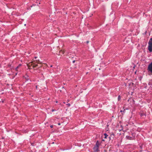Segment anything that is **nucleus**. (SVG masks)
<instances>
[{"label":"nucleus","instance_id":"obj_1","mask_svg":"<svg viewBox=\"0 0 152 152\" xmlns=\"http://www.w3.org/2000/svg\"><path fill=\"white\" fill-rule=\"evenodd\" d=\"M39 61L36 60V61H34L29 63L27 64L28 68L29 69H31V67L32 68L37 67L38 65L36 63H39Z\"/></svg>","mask_w":152,"mask_h":152},{"label":"nucleus","instance_id":"obj_2","mask_svg":"<svg viewBox=\"0 0 152 152\" xmlns=\"http://www.w3.org/2000/svg\"><path fill=\"white\" fill-rule=\"evenodd\" d=\"M100 145V143L98 141H97L95 146L93 148L94 152H99V147Z\"/></svg>","mask_w":152,"mask_h":152},{"label":"nucleus","instance_id":"obj_3","mask_svg":"<svg viewBox=\"0 0 152 152\" xmlns=\"http://www.w3.org/2000/svg\"><path fill=\"white\" fill-rule=\"evenodd\" d=\"M148 49L150 52L152 51V38H151L149 41Z\"/></svg>","mask_w":152,"mask_h":152},{"label":"nucleus","instance_id":"obj_4","mask_svg":"<svg viewBox=\"0 0 152 152\" xmlns=\"http://www.w3.org/2000/svg\"><path fill=\"white\" fill-rule=\"evenodd\" d=\"M148 69L152 73V62L148 66Z\"/></svg>","mask_w":152,"mask_h":152},{"label":"nucleus","instance_id":"obj_5","mask_svg":"<svg viewBox=\"0 0 152 152\" xmlns=\"http://www.w3.org/2000/svg\"><path fill=\"white\" fill-rule=\"evenodd\" d=\"M126 138L129 140H133L135 139L134 136L133 137H130L128 136H126Z\"/></svg>","mask_w":152,"mask_h":152},{"label":"nucleus","instance_id":"obj_6","mask_svg":"<svg viewBox=\"0 0 152 152\" xmlns=\"http://www.w3.org/2000/svg\"><path fill=\"white\" fill-rule=\"evenodd\" d=\"M140 115L141 117H144L146 116V114L143 112H141L140 113Z\"/></svg>","mask_w":152,"mask_h":152},{"label":"nucleus","instance_id":"obj_7","mask_svg":"<svg viewBox=\"0 0 152 152\" xmlns=\"http://www.w3.org/2000/svg\"><path fill=\"white\" fill-rule=\"evenodd\" d=\"M104 138H107V137L108 136V135L106 133H105L104 134Z\"/></svg>","mask_w":152,"mask_h":152},{"label":"nucleus","instance_id":"obj_8","mask_svg":"<svg viewBox=\"0 0 152 152\" xmlns=\"http://www.w3.org/2000/svg\"><path fill=\"white\" fill-rule=\"evenodd\" d=\"M19 67V66H17L15 69V70L17 71L18 70V69Z\"/></svg>","mask_w":152,"mask_h":152},{"label":"nucleus","instance_id":"obj_9","mask_svg":"<svg viewBox=\"0 0 152 152\" xmlns=\"http://www.w3.org/2000/svg\"><path fill=\"white\" fill-rule=\"evenodd\" d=\"M121 99V97L120 95H119L118 97V100H120Z\"/></svg>","mask_w":152,"mask_h":152},{"label":"nucleus","instance_id":"obj_10","mask_svg":"<svg viewBox=\"0 0 152 152\" xmlns=\"http://www.w3.org/2000/svg\"><path fill=\"white\" fill-rule=\"evenodd\" d=\"M125 109H124V111H123L122 110H120V112H125Z\"/></svg>","mask_w":152,"mask_h":152},{"label":"nucleus","instance_id":"obj_11","mask_svg":"<svg viewBox=\"0 0 152 152\" xmlns=\"http://www.w3.org/2000/svg\"><path fill=\"white\" fill-rule=\"evenodd\" d=\"M66 105L68 107H69L70 106V104L69 103H68V104H66Z\"/></svg>","mask_w":152,"mask_h":152},{"label":"nucleus","instance_id":"obj_12","mask_svg":"<svg viewBox=\"0 0 152 152\" xmlns=\"http://www.w3.org/2000/svg\"><path fill=\"white\" fill-rule=\"evenodd\" d=\"M61 52L62 53V54H64V51H62V50H61V52Z\"/></svg>","mask_w":152,"mask_h":152},{"label":"nucleus","instance_id":"obj_13","mask_svg":"<svg viewBox=\"0 0 152 152\" xmlns=\"http://www.w3.org/2000/svg\"><path fill=\"white\" fill-rule=\"evenodd\" d=\"M75 61V60H74L72 61L73 63H74Z\"/></svg>","mask_w":152,"mask_h":152},{"label":"nucleus","instance_id":"obj_14","mask_svg":"<svg viewBox=\"0 0 152 152\" xmlns=\"http://www.w3.org/2000/svg\"><path fill=\"white\" fill-rule=\"evenodd\" d=\"M53 125H51L50 126V127L51 128H52L53 127Z\"/></svg>","mask_w":152,"mask_h":152},{"label":"nucleus","instance_id":"obj_15","mask_svg":"<svg viewBox=\"0 0 152 152\" xmlns=\"http://www.w3.org/2000/svg\"><path fill=\"white\" fill-rule=\"evenodd\" d=\"M55 111V110H54V109H53L52 110V111L53 112V111Z\"/></svg>","mask_w":152,"mask_h":152},{"label":"nucleus","instance_id":"obj_16","mask_svg":"<svg viewBox=\"0 0 152 152\" xmlns=\"http://www.w3.org/2000/svg\"><path fill=\"white\" fill-rule=\"evenodd\" d=\"M27 77H25V78H26L27 79H28V78H27Z\"/></svg>","mask_w":152,"mask_h":152},{"label":"nucleus","instance_id":"obj_17","mask_svg":"<svg viewBox=\"0 0 152 152\" xmlns=\"http://www.w3.org/2000/svg\"><path fill=\"white\" fill-rule=\"evenodd\" d=\"M27 77H25V78H26L27 79H28V78H27Z\"/></svg>","mask_w":152,"mask_h":152},{"label":"nucleus","instance_id":"obj_18","mask_svg":"<svg viewBox=\"0 0 152 152\" xmlns=\"http://www.w3.org/2000/svg\"><path fill=\"white\" fill-rule=\"evenodd\" d=\"M58 125H60V123H58Z\"/></svg>","mask_w":152,"mask_h":152},{"label":"nucleus","instance_id":"obj_19","mask_svg":"<svg viewBox=\"0 0 152 152\" xmlns=\"http://www.w3.org/2000/svg\"><path fill=\"white\" fill-rule=\"evenodd\" d=\"M21 66V64H20V65H18V66H19H19Z\"/></svg>","mask_w":152,"mask_h":152},{"label":"nucleus","instance_id":"obj_20","mask_svg":"<svg viewBox=\"0 0 152 152\" xmlns=\"http://www.w3.org/2000/svg\"><path fill=\"white\" fill-rule=\"evenodd\" d=\"M50 66V67H52V65H51V66Z\"/></svg>","mask_w":152,"mask_h":152},{"label":"nucleus","instance_id":"obj_21","mask_svg":"<svg viewBox=\"0 0 152 152\" xmlns=\"http://www.w3.org/2000/svg\"><path fill=\"white\" fill-rule=\"evenodd\" d=\"M36 88L37 89V86H36Z\"/></svg>","mask_w":152,"mask_h":152},{"label":"nucleus","instance_id":"obj_22","mask_svg":"<svg viewBox=\"0 0 152 152\" xmlns=\"http://www.w3.org/2000/svg\"><path fill=\"white\" fill-rule=\"evenodd\" d=\"M130 100H131V99H130ZM129 100H130V99H128V101H129Z\"/></svg>","mask_w":152,"mask_h":152},{"label":"nucleus","instance_id":"obj_23","mask_svg":"<svg viewBox=\"0 0 152 152\" xmlns=\"http://www.w3.org/2000/svg\"><path fill=\"white\" fill-rule=\"evenodd\" d=\"M87 43H88V41H87Z\"/></svg>","mask_w":152,"mask_h":152},{"label":"nucleus","instance_id":"obj_24","mask_svg":"<svg viewBox=\"0 0 152 152\" xmlns=\"http://www.w3.org/2000/svg\"><path fill=\"white\" fill-rule=\"evenodd\" d=\"M37 58V57H35V58Z\"/></svg>","mask_w":152,"mask_h":152},{"label":"nucleus","instance_id":"obj_25","mask_svg":"<svg viewBox=\"0 0 152 152\" xmlns=\"http://www.w3.org/2000/svg\"><path fill=\"white\" fill-rule=\"evenodd\" d=\"M56 102L57 103L58 102L57 101H56Z\"/></svg>","mask_w":152,"mask_h":152},{"label":"nucleus","instance_id":"obj_26","mask_svg":"<svg viewBox=\"0 0 152 152\" xmlns=\"http://www.w3.org/2000/svg\"><path fill=\"white\" fill-rule=\"evenodd\" d=\"M24 25L26 26V24H25Z\"/></svg>","mask_w":152,"mask_h":152}]
</instances>
